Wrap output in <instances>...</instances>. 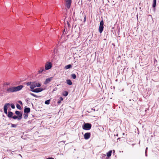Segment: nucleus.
I'll return each instance as SVG.
<instances>
[{
    "label": "nucleus",
    "mask_w": 159,
    "mask_h": 159,
    "mask_svg": "<svg viewBox=\"0 0 159 159\" xmlns=\"http://www.w3.org/2000/svg\"><path fill=\"white\" fill-rule=\"evenodd\" d=\"M23 85H19L17 87H11L7 89L6 91L8 93H13L18 91L23 87Z\"/></svg>",
    "instance_id": "1"
},
{
    "label": "nucleus",
    "mask_w": 159,
    "mask_h": 159,
    "mask_svg": "<svg viewBox=\"0 0 159 159\" xmlns=\"http://www.w3.org/2000/svg\"><path fill=\"white\" fill-rule=\"evenodd\" d=\"M41 86V84L39 83H37L36 81L32 82L30 88L31 90H32L36 87H40Z\"/></svg>",
    "instance_id": "2"
},
{
    "label": "nucleus",
    "mask_w": 159,
    "mask_h": 159,
    "mask_svg": "<svg viewBox=\"0 0 159 159\" xmlns=\"http://www.w3.org/2000/svg\"><path fill=\"white\" fill-rule=\"evenodd\" d=\"M92 125L91 124L87 123L85 124L82 126L83 129L85 130H88L91 129Z\"/></svg>",
    "instance_id": "3"
},
{
    "label": "nucleus",
    "mask_w": 159,
    "mask_h": 159,
    "mask_svg": "<svg viewBox=\"0 0 159 159\" xmlns=\"http://www.w3.org/2000/svg\"><path fill=\"white\" fill-rule=\"evenodd\" d=\"M103 25V20H102L100 22L99 27V31L100 33H101L103 30L104 28Z\"/></svg>",
    "instance_id": "4"
},
{
    "label": "nucleus",
    "mask_w": 159,
    "mask_h": 159,
    "mask_svg": "<svg viewBox=\"0 0 159 159\" xmlns=\"http://www.w3.org/2000/svg\"><path fill=\"white\" fill-rule=\"evenodd\" d=\"M66 3V6L67 7L68 9H69L71 5L72 0H65Z\"/></svg>",
    "instance_id": "5"
},
{
    "label": "nucleus",
    "mask_w": 159,
    "mask_h": 159,
    "mask_svg": "<svg viewBox=\"0 0 159 159\" xmlns=\"http://www.w3.org/2000/svg\"><path fill=\"white\" fill-rule=\"evenodd\" d=\"M45 69L48 70L51 68L52 67V64L50 62H48L45 65Z\"/></svg>",
    "instance_id": "6"
},
{
    "label": "nucleus",
    "mask_w": 159,
    "mask_h": 159,
    "mask_svg": "<svg viewBox=\"0 0 159 159\" xmlns=\"http://www.w3.org/2000/svg\"><path fill=\"white\" fill-rule=\"evenodd\" d=\"M43 90V89L42 88H36L35 89H33L31 90L34 92L35 93H39L41 92Z\"/></svg>",
    "instance_id": "7"
},
{
    "label": "nucleus",
    "mask_w": 159,
    "mask_h": 159,
    "mask_svg": "<svg viewBox=\"0 0 159 159\" xmlns=\"http://www.w3.org/2000/svg\"><path fill=\"white\" fill-rule=\"evenodd\" d=\"M91 136V133L89 132L85 133L84 135V138L85 139H89Z\"/></svg>",
    "instance_id": "8"
},
{
    "label": "nucleus",
    "mask_w": 159,
    "mask_h": 159,
    "mask_svg": "<svg viewBox=\"0 0 159 159\" xmlns=\"http://www.w3.org/2000/svg\"><path fill=\"white\" fill-rule=\"evenodd\" d=\"M10 105V104L9 103H6L4 107V113L6 114H7V107L9 106Z\"/></svg>",
    "instance_id": "9"
},
{
    "label": "nucleus",
    "mask_w": 159,
    "mask_h": 159,
    "mask_svg": "<svg viewBox=\"0 0 159 159\" xmlns=\"http://www.w3.org/2000/svg\"><path fill=\"white\" fill-rule=\"evenodd\" d=\"M15 113L18 116V120H20L22 118V114L21 113L20 111H15Z\"/></svg>",
    "instance_id": "10"
},
{
    "label": "nucleus",
    "mask_w": 159,
    "mask_h": 159,
    "mask_svg": "<svg viewBox=\"0 0 159 159\" xmlns=\"http://www.w3.org/2000/svg\"><path fill=\"white\" fill-rule=\"evenodd\" d=\"M30 109L29 107H26L25 108L24 110V112L25 113H27L28 114L29 113L30 111Z\"/></svg>",
    "instance_id": "11"
},
{
    "label": "nucleus",
    "mask_w": 159,
    "mask_h": 159,
    "mask_svg": "<svg viewBox=\"0 0 159 159\" xmlns=\"http://www.w3.org/2000/svg\"><path fill=\"white\" fill-rule=\"evenodd\" d=\"M43 71H45V70L44 69L43 67H42L39 68V70L38 72L39 74H41Z\"/></svg>",
    "instance_id": "12"
},
{
    "label": "nucleus",
    "mask_w": 159,
    "mask_h": 159,
    "mask_svg": "<svg viewBox=\"0 0 159 159\" xmlns=\"http://www.w3.org/2000/svg\"><path fill=\"white\" fill-rule=\"evenodd\" d=\"M52 80V77L46 79V80L45 81V84L48 83L49 82H50L51 81V80Z\"/></svg>",
    "instance_id": "13"
},
{
    "label": "nucleus",
    "mask_w": 159,
    "mask_h": 159,
    "mask_svg": "<svg viewBox=\"0 0 159 159\" xmlns=\"http://www.w3.org/2000/svg\"><path fill=\"white\" fill-rule=\"evenodd\" d=\"M156 0H153L152 7L155 9V7L156 6Z\"/></svg>",
    "instance_id": "14"
},
{
    "label": "nucleus",
    "mask_w": 159,
    "mask_h": 159,
    "mask_svg": "<svg viewBox=\"0 0 159 159\" xmlns=\"http://www.w3.org/2000/svg\"><path fill=\"white\" fill-rule=\"evenodd\" d=\"M13 115V113L11 111H9L8 112V116L10 118L12 117Z\"/></svg>",
    "instance_id": "15"
},
{
    "label": "nucleus",
    "mask_w": 159,
    "mask_h": 159,
    "mask_svg": "<svg viewBox=\"0 0 159 159\" xmlns=\"http://www.w3.org/2000/svg\"><path fill=\"white\" fill-rule=\"evenodd\" d=\"M112 153V151H109L107 154V155L108 157H110L111 156Z\"/></svg>",
    "instance_id": "16"
},
{
    "label": "nucleus",
    "mask_w": 159,
    "mask_h": 159,
    "mask_svg": "<svg viewBox=\"0 0 159 159\" xmlns=\"http://www.w3.org/2000/svg\"><path fill=\"white\" fill-rule=\"evenodd\" d=\"M67 84L69 85H71L72 84V82L70 80H66Z\"/></svg>",
    "instance_id": "17"
},
{
    "label": "nucleus",
    "mask_w": 159,
    "mask_h": 159,
    "mask_svg": "<svg viewBox=\"0 0 159 159\" xmlns=\"http://www.w3.org/2000/svg\"><path fill=\"white\" fill-rule=\"evenodd\" d=\"M71 66H71V65L69 64V65H66V66H65V68L66 69H69V68H70L71 67Z\"/></svg>",
    "instance_id": "18"
},
{
    "label": "nucleus",
    "mask_w": 159,
    "mask_h": 159,
    "mask_svg": "<svg viewBox=\"0 0 159 159\" xmlns=\"http://www.w3.org/2000/svg\"><path fill=\"white\" fill-rule=\"evenodd\" d=\"M68 94V93L66 91H65L63 94V95L64 96H66Z\"/></svg>",
    "instance_id": "19"
},
{
    "label": "nucleus",
    "mask_w": 159,
    "mask_h": 159,
    "mask_svg": "<svg viewBox=\"0 0 159 159\" xmlns=\"http://www.w3.org/2000/svg\"><path fill=\"white\" fill-rule=\"evenodd\" d=\"M30 94L31 95H32V96H34V97H35L36 98H39V97H40V96H38L36 95L35 94H34L33 93H30Z\"/></svg>",
    "instance_id": "20"
},
{
    "label": "nucleus",
    "mask_w": 159,
    "mask_h": 159,
    "mask_svg": "<svg viewBox=\"0 0 159 159\" xmlns=\"http://www.w3.org/2000/svg\"><path fill=\"white\" fill-rule=\"evenodd\" d=\"M50 102V100H48L45 101V103L46 104L48 105V104H49Z\"/></svg>",
    "instance_id": "21"
},
{
    "label": "nucleus",
    "mask_w": 159,
    "mask_h": 159,
    "mask_svg": "<svg viewBox=\"0 0 159 159\" xmlns=\"http://www.w3.org/2000/svg\"><path fill=\"white\" fill-rule=\"evenodd\" d=\"M32 82L25 83V84L27 85V86L30 85V86L31 85Z\"/></svg>",
    "instance_id": "22"
},
{
    "label": "nucleus",
    "mask_w": 159,
    "mask_h": 159,
    "mask_svg": "<svg viewBox=\"0 0 159 159\" xmlns=\"http://www.w3.org/2000/svg\"><path fill=\"white\" fill-rule=\"evenodd\" d=\"M71 77L73 79H75L76 78V75L75 74H73L71 75Z\"/></svg>",
    "instance_id": "23"
},
{
    "label": "nucleus",
    "mask_w": 159,
    "mask_h": 159,
    "mask_svg": "<svg viewBox=\"0 0 159 159\" xmlns=\"http://www.w3.org/2000/svg\"><path fill=\"white\" fill-rule=\"evenodd\" d=\"M16 107L17 108L19 109L20 110L21 109L20 106L18 104H16Z\"/></svg>",
    "instance_id": "24"
},
{
    "label": "nucleus",
    "mask_w": 159,
    "mask_h": 159,
    "mask_svg": "<svg viewBox=\"0 0 159 159\" xmlns=\"http://www.w3.org/2000/svg\"><path fill=\"white\" fill-rule=\"evenodd\" d=\"M24 118L25 119H26L27 118V117H28V115L27 113V114H24Z\"/></svg>",
    "instance_id": "25"
},
{
    "label": "nucleus",
    "mask_w": 159,
    "mask_h": 159,
    "mask_svg": "<svg viewBox=\"0 0 159 159\" xmlns=\"http://www.w3.org/2000/svg\"><path fill=\"white\" fill-rule=\"evenodd\" d=\"M11 126L12 127H16V125L12 124L11 125Z\"/></svg>",
    "instance_id": "26"
},
{
    "label": "nucleus",
    "mask_w": 159,
    "mask_h": 159,
    "mask_svg": "<svg viewBox=\"0 0 159 159\" xmlns=\"http://www.w3.org/2000/svg\"><path fill=\"white\" fill-rule=\"evenodd\" d=\"M12 117L14 119H16L17 118H18V117L16 116H12Z\"/></svg>",
    "instance_id": "27"
},
{
    "label": "nucleus",
    "mask_w": 159,
    "mask_h": 159,
    "mask_svg": "<svg viewBox=\"0 0 159 159\" xmlns=\"http://www.w3.org/2000/svg\"><path fill=\"white\" fill-rule=\"evenodd\" d=\"M11 107L12 108V109H14L15 108V106L14 105V104H11Z\"/></svg>",
    "instance_id": "28"
},
{
    "label": "nucleus",
    "mask_w": 159,
    "mask_h": 159,
    "mask_svg": "<svg viewBox=\"0 0 159 159\" xmlns=\"http://www.w3.org/2000/svg\"><path fill=\"white\" fill-rule=\"evenodd\" d=\"M60 100H61V101H62L63 100V98L62 97H60Z\"/></svg>",
    "instance_id": "29"
},
{
    "label": "nucleus",
    "mask_w": 159,
    "mask_h": 159,
    "mask_svg": "<svg viewBox=\"0 0 159 159\" xmlns=\"http://www.w3.org/2000/svg\"><path fill=\"white\" fill-rule=\"evenodd\" d=\"M84 21H85V20H86V16H85V17H84Z\"/></svg>",
    "instance_id": "30"
},
{
    "label": "nucleus",
    "mask_w": 159,
    "mask_h": 159,
    "mask_svg": "<svg viewBox=\"0 0 159 159\" xmlns=\"http://www.w3.org/2000/svg\"><path fill=\"white\" fill-rule=\"evenodd\" d=\"M61 100H59L58 101V102L57 103H58V104H59L60 103H61Z\"/></svg>",
    "instance_id": "31"
},
{
    "label": "nucleus",
    "mask_w": 159,
    "mask_h": 159,
    "mask_svg": "<svg viewBox=\"0 0 159 159\" xmlns=\"http://www.w3.org/2000/svg\"><path fill=\"white\" fill-rule=\"evenodd\" d=\"M19 102L21 104H22V102H21V101H19Z\"/></svg>",
    "instance_id": "32"
},
{
    "label": "nucleus",
    "mask_w": 159,
    "mask_h": 159,
    "mask_svg": "<svg viewBox=\"0 0 159 159\" xmlns=\"http://www.w3.org/2000/svg\"><path fill=\"white\" fill-rule=\"evenodd\" d=\"M116 136H118V134H116Z\"/></svg>",
    "instance_id": "33"
},
{
    "label": "nucleus",
    "mask_w": 159,
    "mask_h": 159,
    "mask_svg": "<svg viewBox=\"0 0 159 159\" xmlns=\"http://www.w3.org/2000/svg\"><path fill=\"white\" fill-rule=\"evenodd\" d=\"M120 139V138H118L117 139Z\"/></svg>",
    "instance_id": "34"
},
{
    "label": "nucleus",
    "mask_w": 159,
    "mask_h": 159,
    "mask_svg": "<svg viewBox=\"0 0 159 159\" xmlns=\"http://www.w3.org/2000/svg\"><path fill=\"white\" fill-rule=\"evenodd\" d=\"M132 100L133 101H134V100Z\"/></svg>",
    "instance_id": "35"
},
{
    "label": "nucleus",
    "mask_w": 159,
    "mask_h": 159,
    "mask_svg": "<svg viewBox=\"0 0 159 159\" xmlns=\"http://www.w3.org/2000/svg\"><path fill=\"white\" fill-rule=\"evenodd\" d=\"M124 133H123V135H124Z\"/></svg>",
    "instance_id": "36"
},
{
    "label": "nucleus",
    "mask_w": 159,
    "mask_h": 159,
    "mask_svg": "<svg viewBox=\"0 0 159 159\" xmlns=\"http://www.w3.org/2000/svg\"><path fill=\"white\" fill-rule=\"evenodd\" d=\"M129 101H131V99H130V100H129Z\"/></svg>",
    "instance_id": "37"
}]
</instances>
